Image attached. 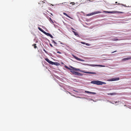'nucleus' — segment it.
I'll return each mask as SVG.
<instances>
[{
    "instance_id": "obj_22",
    "label": "nucleus",
    "mask_w": 131,
    "mask_h": 131,
    "mask_svg": "<svg viewBox=\"0 0 131 131\" xmlns=\"http://www.w3.org/2000/svg\"><path fill=\"white\" fill-rule=\"evenodd\" d=\"M85 92L86 93H90V91H85Z\"/></svg>"
},
{
    "instance_id": "obj_2",
    "label": "nucleus",
    "mask_w": 131,
    "mask_h": 131,
    "mask_svg": "<svg viewBox=\"0 0 131 131\" xmlns=\"http://www.w3.org/2000/svg\"><path fill=\"white\" fill-rule=\"evenodd\" d=\"M103 12L106 13H120L121 14L123 13H124L123 12H118L117 11H113L112 12H111V11H103Z\"/></svg>"
},
{
    "instance_id": "obj_28",
    "label": "nucleus",
    "mask_w": 131,
    "mask_h": 131,
    "mask_svg": "<svg viewBox=\"0 0 131 131\" xmlns=\"http://www.w3.org/2000/svg\"><path fill=\"white\" fill-rule=\"evenodd\" d=\"M49 45H50V46L51 47H53V46L52 45V44L51 43H50L49 44Z\"/></svg>"
},
{
    "instance_id": "obj_1",
    "label": "nucleus",
    "mask_w": 131,
    "mask_h": 131,
    "mask_svg": "<svg viewBox=\"0 0 131 131\" xmlns=\"http://www.w3.org/2000/svg\"><path fill=\"white\" fill-rule=\"evenodd\" d=\"M91 83L93 84L97 85H102L103 84H106V83L105 82L101 81H99L94 80L91 81Z\"/></svg>"
},
{
    "instance_id": "obj_11",
    "label": "nucleus",
    "mask_w": 131,
    "mask_h": 131,
    "mask_svg": "<svg viewBox=\"0 0 131 131\" xmlns=\"http://www.w3.org/2000/svg\"><path fill=\"white\" fill-rule=\"evenodd\" d=\"M63 14L64 15H65L66 16L68 17L69 18H71V19H72V18H71V17H70V16H69L68 15L66 14V13H64V12H63Z\"/></svg>"
},
{
    "instance_id": "obj_36",
    "label": "nucleus",
    "mask_w": 131,
    "mask_h": 131,
    "mask_svg": "<svg viewBox=\"0 0 131 131\" xmlns=\"http://www.w3.org/2000/svg\"><path fill=\"white\" fill-rule=\"evenodd\" d=\"M81 59H80L79 58V60H79L80 61H81Z\"/></svg>"
},
{
    "instance_id": "obj_16",
    "label": "nucleus",
    "mask_w": 131,
    "mask_h": 131,
    "mask_svg": "<svg viewBox=\"0 0 131 131\" xmlns=\"http://www.w3.org/2000/svg\"><path fill=\"white\" fill-rule=\"evenodd\" d=\"M116 93H107V94L109 95H115L116 94Z\"/></svg>"
},
{
    "instance_id": "obj_5",
    "label": "nucleus",
    "mask_w": 131,
    "mask_h": 131,
    "mask_svg": "<svg viewBox=\"0 0 131 131\" xmlns=\"http://www.w3.org/2000/svg\"><path fill=\"white\" fill-rule=\"evenodd\" d=\"M82 72L86 73L91 74H96V73L94 72H86L84 71H81Z\"/></svg>"
},
{
    "instance_id": "obj_40",
    "label": "nucleus",
    "mask_w": 131,
    "mask_h": 131,
    "mask_svg": "<svg viewBox=\"0 0 131 131\" xmlns=\"http://www.w3.org/2000/svg\"><path fill=\"white\" fill-rule=\"evenodd\" d=\"M88 43H86V45H88Z\"/></svg>"
},
{
    "instance_id": "obj_30",
    "label": "nucleus",
    "mask_w": 131,
    "mask_h": 131,
    "mask_svg": "<svg viewBox=\"0 0 131 131\" xmlns=\"http://www.w3.org/2000/svg\"><path fill=\"white\" fill-rule=\"evenodd\" d=\"M43 50L45 52H46V53H47V51H46L44 49H43Z\"/></svg>"
},
{
    "instance_id": "obj_31",
    "label": "nucleus",
    "mask_w": 131,
    "mask_h": 131,
    "mask_svg": "<svg viewBox=\"0 0 131 131\" xmlns=\"http://www.w3.org/2000/svg\"><path fill=\"white\" fill-rule=\"evenodd\" d=\"M81 43L82 44H85V43L84 42H81Z\"/></svg>"
},
{
    "instance_id": "obj_19",
    "label": "nucleus",
    "mask_w": 131,
    "mask_h": 131,
    "mask_svg": "<svg viewBox=\"0 0 131 131\" xmlns=\"http://www.w3.org/2000/svg\"><path fill=\"white\" fill-rule=\"evenodd\" d=\"M38 28L40 30V31H41L42 32H43V30L41 28H40V27H38Z\"/></svg>"
},
{
    "instance_id": "obj_39",
    "label": "nucleus",
    "mask_w": 131,
    "mask_h": 131,
    "mask_svg": "<svg viewBox=\"0 0 131 131\" xmlns=\"http://www.w3.org/2000/svg\"><path fill=\"white\" fill-rule=\"evenodd\" d=\"M117 3V2H115V3Z\"/></svg>"
},
{
    "instance_id": "obj_15",
    "label": "nucleus",
    "mask_w": 131,
    "mask_h": 131,
    "mask_svg": "<svg viewBox=\"0 0 131 131\" xmlns=\"http://www.w3.org/2000/svg\"><path fill=\"white\" fill-rule=\"evenodd\" d=\"M32 46H34V48L35 49H36V48H37V47L36 46V44H34V45H33Z\"/></svg>"
},
{
    "instance_id": "obj_10",
    "label": "nucleus",
    "mask_w": 131,
    "mask_h": 131,
    "mask_svg": "<svg viewBox=\"0 0 131 131\" xmlns=\"http://www.w3.org/2000/svg\"><path fill=\"white\" fill-rule=\"evenodd\" d=\"M71 68L73 69L75 71H80V69H77L74 68L72 66H70Z\"/></svg>"
},
{
    "instance_id": "obj_32",
    "label": "nucleus",
    "mask_w": 131,
    "mask_h": 131,
    "mask_svg": "<svg viewBox=\"0 0 131 131\" xmlns=\"http://www.w3.org/2000/svg\"><path fill=\"white\" fill-rule=\"evenodd\" d=\"M116 52V51H113V52H112L111 53H114V52Z\"/></svg>"
},
{
    "instance_id": "obj_35",
    "label": "nucleus",
    "mask_w": 131,
    "mask_h": 131,
    "mask_svg": "<svg viewBox=\"0 0 131 131\" xmlns=\"http://www.w3.org/2000/svg\"><path fill=\"white\" fill-rule=\"evenodd\" d=\"M67 69H68L69 70H71L70 68H69V67Z\"/></svg>"
},
{
    "instance_id": "obj_23",
    "label": "nucleus",
    "mask_w": 131,
    "mask_h": 131,
    "mask_svg": "<svg viewBox=\"0 0 131 131\" xmlns=\"http://www.w3.org/2000/svg\"><path fill=\"white\" fill-rule=\"evenodd\" d=\"M90 94H96V93H95V92H90Z\"/></svg>"
},
{
    "instance_id": "obj_33",
    "label": "nucleus",
    "mask_w": 131,
    "mask_h": 131,
    "mask_svg": "<svg viewBox=\"0 0 131 131\" xmlns=\"http://www.w3.org/2000/svg\"><path fill=\"white\" fill-rule=\"evenodd\" d=\"M71 28L73 30H75L73 28L71 27Z\"/></svg>"
},
{
    "instance_id": "obj_20",
    "label": "nucleus",
    "mask_w": 131,
    "mask_h": 131,
    "mask_svg": "<svg viewBox=\"0 0 131 131\" xmlns=\"http://www.w3.org/2000/svg\"><path fill=\"white\" fill-rule=\"evenodd\" d=\"M74 57L75 59L77 60H78L79 58L78 57H77L75 56H74Z\"/></svg>"
},
{
    "instance_id": "obj_38",
    "label": "nucleus",
    "mask_w": 131,
    "mask_h": 131,
    "mask_svg": "<svg viewBox=\"0 0 131 131\" xmlns=\"http://www.w3.org/2000/svg\"><path fill=\"white\" fill-rule=\"evenodd\" d=\"M51 15H53L52 14V13H51Z\"/></svg>"
},
{
    "instance_id": "obj_18",
    "label": "nucleus",
    "mask_w": 131,
    "mask_h": 131,
    "mask_svg": "<svg viewBox=\"0 0 131 131\" xmlns=\"http://www.w3.org/2000/svg\"><path fill=\"white\" fill-rule=\"evenodd\" d=\"M53 63L52 64H52V65L54 64L55 65H58L57 64L58 63H57V62H53Z\"/></svg>"
},
{
    "instance_id": "obj_29",
    "label": "nucleus",
    "mask_w": 131,
    "mask_h": 131,
    "mask_svg": "<svg viewBox=\"0 0 131 131\" xmlns=\"http://www.w3.org/2000/svg\"><path fill=\"white\" fill-rule=\"evenodd\" d=\"M118 40V39H114V41H117V40Z\"/></svg>"
},
{
    "instance_id": "obj_8",
    "label": "nucleus",
    "mask_w": 131,
    "mask_h": 131,
    "mask_svg": "<svg viewBox=\"0 0 131 131\" xmlns=\"http://www.w3.org/2000/svg\"><path fill=\"white\" fill-rule=\"evenodd\" d=\"M45 60L47 61L50 64H53V62L50 60L48 58H46L45 59Z\"/></svg>"
},
{
    "instance_id": "obj_14",
    "label": "nucleus",
    "mask_w": 131,
    "mask_h": 131,
    "mask_svg": "<svg viewBox=\"0 0 131 131\" xmlns=\"http://www.w3.org/2000/svg\"><path fill=\"white\" fill-rule=\"evenodd\" d=\"M72 32L74 33V35L75 36H78V35L77 32H76L75 31H72Z\"/></svg>"
},
{
    "instance_id": "obj_37",
    "label": "nucleus",
    "mask_w": 131,
    "mask_h": 131,
    "mask_svg": "<svg viewBox=\"0 0 131 131\" xmlns=\"http://www.w3.org/2000/svg\"><path fill=\"white\" fill-rule=\"evenodd\" d=\"M115 102V103H118V102Z\"/></svg>"
},
{
    "instance_id": "obj_13",
    "label": "nucleus",
    "mask_w": 131,
    "mask_h": 131,
    "mask_svg": "<svg viewBox=\"0 0 131 131\" xmlns=\"http://www.w3.org/2000/svg\"><path fill=\"white\" fill-rule=\"evenodd\" d=\"M76 75H80V76H82V74L79 73L77 72Z\"/></svg>"
},
{
    "instance_id": "obj_24",
    "label": "nucleus",
    "mask_w": 131,
    "mask_h": 131,
    "mask_svg": "<svg viewBox=\"0 0 131 131\" xmlns=\"http://www.w3.org/2000/svg\"><path fill=\"white\" fill-rule=\"evenodd\" d=\"M118 5H122L123 6H126L125 5H124V4H120V3H118Z\"/></svg>"
},
{
    "instance_id": "obj_12",
    "label": "nucleus",
    "mask_w": 131,
    "mask_h": 131,
    "mask_svg": "<svg viewBox=\"0 0 131 131\" xmlns=\"http://www.w3.org/2000/svg\"><path fill=\"white\" fill-rule=\"evenodd\" d=\"M70 72H71L73 74L76 75L77 72L72 71H70Z\"/></svg>"
},
{
    "instance_id": "obj_3",
    "label": "nucleus",
    "mask_w": 131,
    "mask_h": 131,
    "mask_svg": "<svg viewBox=\"0 0 131 131\" xmlns=\"http://www.w3.org/2000/svg\"><path fill=\"white\" fill-rule=\"evenodd\" d=\"M101 13V12L100 11H96L92 13H91L90 14H88L87 15L88 16H90L98 13Z\"/></svg>"
},
{
    "instance_id": "obj_17",
    "label": "nucleus",
    "mask_w": 131,
    "mask_h": 131,
    "mask_svg": "<svg viewBox=\"0 0 131 131\" xmlns=\"http://www.w3.org/2000/svg\"><path fill=\"white\" fill-rule=\"evenodd\" d=\"M49 20L50 21L51 23H54L53 22L52 20V19H51L50 18H49Z\"/></svg>"
},
{
    "instance_id": "obj_7",
    "label": "nucleus",
    "mask_w": 131,
    "mask_h": 131,
    "mask_svg": "<svg viewBox=\"0 0 131 131\" xmlns=\"http://www.w3.org/2000/svg\"><path fill=\"white\" fill-rule=\"evenodd\" d=\"M119 77L113 78L111 79L110 81H115L116 80H119Z\"/></svg>"
},
{
    "instance_id": "obj_21",
    "label": "nucleus",
    "mask_w": 131,
    "mask_h": 131,
    "mask_svg": "<svg viewBox=\"0 0 131 131\" xmlns=\"http://www.w3.org/2000/svg\"><path fill=\"white\" fill-rule=\"evenodd\" d=\"M52 42L53 43H54L55 44H57V43L54 41L53 40H52Z\"/></svg>"
},
{
    "instance_id": "obj_4",
    "label": "nucleus",
    "mask_w": 131,
    "mask_h": 131,
    "mask_svg": "<svg viewBox=\"0 0 131 131\" xmlns=\"http://www.w3.org/2000/svg\"><path fill=\"white\" fill-rule=\"evenodd\" d=\"M87 66H92L93 67H104L105 66H103L102 65H97V64H87L86 65Z\"/></svg>"
},
{
    "instance_id": "obj_34",
    "label": "nucleus",
    "mask_w": 131,
    "mask_h": 131,
    "mask_svg": "<svg viewBox=\"0 0 131 131\" xmlns=\"http://www.w3.org/2000/svg\"><path fill=\"white\" fill-rule=\"evenodd\" d=\"M81 61H84V60L83 59H81Z\"/></svg>"
},
{
    "instance_id": "obj_27",
    "label": "nucleus",
    "mask_w": 131,
    "mask_h": 131,
    "mask_svg": "<svg viewBox=\"0 0 131 131\" xmlns=\"http://www.w3.org/2000/svg\"><path fill=\"white\" fill-rule=\"evenodd\" d=\"M67 69L68 68V67L66 65H65V66H64Z\"/></svg>"
},
{
    "instance_id": "obj_9",
    "label": "nucleus",
    "mask_w": 131,
    "mask_h": 131,
    "mask_svg": "<svg viewBox=\"0 0 131 131\" xmlns=\"http://www.w3.org/2000/svg\"><path fill=\"white\" fill-rule=\"evenodd\" d=\"M131 59V57H127L126 58H124L122 59V60L123 61H125L129 59Z\"/></svg>"
},
{
    "instance_id": "obj_25",
    "label": "nucleus",
    "mask_w": 131,
    "mask_h": 131,
    "mask_svg": "<svg viewBox=\"0 0 131 131\" xmlns=\"http://www.w3.org/2000/svg\"><path fill=\"white\" fill-rule=\"evenodd\" d=\"M70 4H72V5H73L75 4V3L74 2H71Z\"/></svg>"
},
{
    "instance_id": "obj_26",
    "label": "nucleus",
    "mask_w": 131,
    "mask_h": 131,
    "mask_svg": "<svg viewBox=\"0 0 131 131\" xmlns=\"http://www.w3.org/2000/svg\"><path fill=\"white\" fill-rule=\"evenodd\" d=\"M57 52L58 53H59V54H61V52H60L59 51H57Z\"/></svg>"
},
{
    "instance_id": "obj_6",
    "label": "nucleus",
    "mask_w": 131,
    "mask_h": 131,
    "mask_svg": "<svg viewBox=\"0 0 131 131\" xmlns=\"http://www.w3.org/2000/svg\"><path fill=\"white\" fill-rule=\"evenodd\" d=\"M44 33L47 36L50 37L52 38H53V36L50 34L49 33H48L46 32H45V31L44 32Z\"/></svg>"
}]
</instances>
